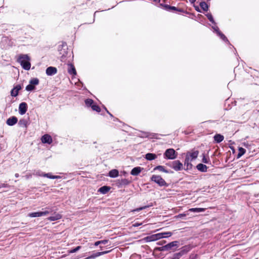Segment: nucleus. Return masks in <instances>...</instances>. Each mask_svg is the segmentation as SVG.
I'll use <instances>...</instances> for the list:
<instances>
[{"label":"nucleus","instance_id":"26","mask_svg":"<svg viewBox=\"0 0 259 259\" xmlns=\"http://www.w3.org/2000/svg\"><path fill=\"white\" fill-rule=\"evenodd\" d=\"M62 215L59 213L54 214L53 215L51 216L48 218V220L50 221H55L61 219Z\"/></svg>","mask_w":259,"mask_h":259},{"label":"nucleus","instance_id":"10","mask_svg":"<svg viewBox=\"0 0 259 259\" xmlns=\"http://www.w3.org/2000/svg\"><path fill=\"white\" fill-rule=\"evenodd\" d=\"M28 108V106L26 103L22 102L19 105V112L20 115L24 114Z\"/></svg>","mask_w":259,"mask_h":259},{"label":"nucleus","instance_id":"53","mask_svg":"<svg viewBox=\"0 0 259 259\" xmlns=\"http://www.w3.org/2000/svg\"><path fill=\"white\" fill-rule=\"evenodd\" d=\"M195 10L196 11L198 12H201L200 9H199V8L198 7H197V6L195 7Z\"/></svg>","mask_w":259,"mask_h":259},{"label":"nucleus","instance_id":"33","mask_svg":"<svg viewBox=\"0 0 259 259\" xmlns=\"http://www.w3.org/2000/svg\"><path fill=\"white\" fill-rule=\"evenodd\" d=\"M205 209L203 208H192L189 209V211L194 212H203Z\"/></svg>","mask_w":259,"mask_h":259},{"label":"nucleus","instance_id":"24","mask_svg":"<svg viewBox=\"0 0 259 259\" xmlns=\"http://www.w3.org/2000/svg\"><path fill=\"white\" fill-rule=\"evenodd\" d=\"M110 187L107 186H104L101 187L98 190V192L103 194H105L109 191Z\"/></svg>","mask_w":259,"mask_h":259},{"label":"nucleus","instance_id":"42","mask_svg":"<svg viewBox=\"0 0 259 259\" xmlns=\"http://www.w3.org/2000/svg\"><path fill=\"white\" fill-rule=\"evenodd\" d=\"M81 248V246H78L77 247H76L75 248L71 249L70 250L69 252L70 253H74V252H77V251H78L80 248Z\"/></svg>","mask_w":259,"mask_h":259},{"label":"nucleus","instance_id":"13","mask_svg":"<svg viewBox=\"0 0 259 259\" xmlns=\"http://www.w3.org/2000/svg\"><path fill=\"white\" fill-rule=\"evenodd\" d=\"M46 74L48 76H52L57 72V69L55 67L50 66L47 68Z\"/></svg>","mask_w":259,"mask_h":259},{"label":"nucleus","instance_id":"43","mask_svg":"<svg viewBox=\"0 0 259 259\" xmlns=\"http://www.w3.org/2000/svg\"><path fill=\"white\" fill-rule=\"evenodd\" d=\"M171 10H174L175 11H178V12H183V10L181 9H178L176 7L174 6H171Z\"/></svg>","mask_w":259,"mask_h":259},{"label":"nucleus","instance_id":"11","mask_svg":"<svg viewBox=\"0 0 259 259\" xmlns=\"http://www.w3.org/2000/svg\"><path fill=\"white\" fill-rule=\"evenodd\" d=\"M192 161V160H191L188 157V156H186V158L185 159V161H184V166H186V168L185 167L184 168V169L185 170H188L192 169V167H193V165L191 163V161Z\"/></svg>","mask_w":259,"mask_h":259},{"label":"nucleus","instance_id":"49","mask_svg":"<svg viewBox=\"0 0 259 259\" xmlns=\"http://www.w3.org/2000/svg\"><path fill=\"white\" fill-rule=\"evenodd\" d=\"M142 225V223H135L133 225V226L135 227H139Z\"/></svg>","mask_w":259,"mask_h":259},{"label":"nucleus","instance_id":"8","mask_svg":"<svg viewBox=\"0 0 259 259\" xmlns=\"http://www.w3.org/2000/svg\"><path fill=\"white\" fill-rule=\"evenodd\" d=\"M131 181L127 179H121L116 180V185L118 188H120L129 185Z\"/></svg>","mask_w":259,"mask_h":259},{"label":"nucleus","instance_id":"3","mask_svg":"<svg viewBox=\"0 0 259 259\" xmlns=\"http://www.w3.org/2000/svg\"><path fill=\"white\" fill-rule=\"evenodd\" d=\"M58 50L59 54L61 55L60 60L62 62H65L66 61L65 58L68 55V46L66 42H62V45H59Z\"/></svg>","mask_w":259,"mask_h":259},{"label":"nucleus","instance_id":"52","mask_svg":"<svg viewBox=\"0 0 259 259\" xmlns=\"http://www.w3.org/2000/svg\"><path fill=\"white\" fill-rule=\"evenodd\" d=\"M104 108H105V110L106 111V112L108 113V114H109L111 117H113V115H112L111 113H110V112H109V111L107 109V108H106L105 107H104Z\"/></svg>","mask_w":259,"mask_h":259},{"label":"nucleus","instance_id":"18","mask_svg":"<svg viewBox=\"0 0 259 259\" xmlns=\"http://www.w3.org/2000/svg\"><path fill=\"white\" fill-rule=\"evenodd\" d=\"M18 121V119L16 116H12L9 118L7 120V124L10 126H13L15 125Z\"/></svg>","mask_w":259,"mask_h":259},{"label":"nucleus","instance_id":"9","mask_svg":"<svg viewBox=\"0 0 259 259\" xmlns=\"http://www.w3.org/2000/svg\"><path fill=\"white\" fill-rule=\"evenodd\" d=\"M52 211L46 210L44 211L33 212L28 213V216L31 218H36L48 214Z\"/></svg>","mask_w":259,"mask_h":259},{"label":"nucleus","instance_id":"7","mask_svg":"<svg viewBox=\"0 0 259 259\" xmlns=\"http://www.w3.org/2000/svg\"><path fill=\"white\" fill-rule=\"evenodd\" d=\"M167 164L176 171L181 170L183 169V165L179 160H175Z\"/></svg>","mask_w":259,"mask_h":259},{"label":"nucleus","instance_id":"28","mask_svg":"<svg viewBox=\"0 0 259 259\" xmlns=\"http://www.w3.org/2000/svg\"><path fill=\"white\" fill-rule=\"evenodd\" d=\"M42 177H47L51 179H56L60 178V176H54L52 175L51 173H42Z\"/></svg>","mask_w":259,"mask_h":259},{"label":"nucleus","instance_id":"55","mask_svg":"<svg viewBox=\"0 0 259 259\" xmlns=\"http://www.w3.org/2000/svg\"><path fill=\"white\" fill-rule=\"evenodd\" d=\"M193 258H195L196 259V255L195 256H193L192 255H191L189 257V259H193Z\"/></svg>","mask_w":259,"mask_h":259},{"label":"nucleus","instance_id":"14","mask_svg":"<svg viewBox=\"0 0 259 259\" xmlns=\"http://www.w3.org/2000/svg\"><path fill=\"white\" fill-rule=\"evenodd\" d=\"M191 249L190 245H185L181 248V250L178 253L182 256L187 254Z\"/></svg>","mask_w":259,"mask_h":259},{"label":"nucleus","instance_id":"41","mask_svg":"<svg viewBox=\"0 0 259 259\" xmlns=\"http://www.w3.org/2000/svg\"><path fill=\"white\" fill-rule=\"evenodd\" d=\"M181 257L182 256L178 252H177L174 254L171 259H180Z\"/></svg>","mask_w":259,"mask_h":259},{"label":"nucleus","instance_id":"5","mask_svg":"<svg viewBox=\"0 0 259 259\" xmlns=\"http://www.w3.org/2000/svg\"><path fill=\"white\" fill-rule=\"evenodd\" d=\"M164 158L167 159H175L177 158V153L172 148L167 149L164 153Z\"/></svg>","mask_w":259,"mask_h":259},{"label":"nucleus","instance_id":"58","mask_svg":"<svg viewBox=\"0 0 259 259\" xmlns=\"http://www.w3.org/2000/svg\"><path fill=\"white\" fill-rule=\"evenodd\" d=\"M189 1H190V2L191 4H194L196 2V0H189Z\"/></svg>","mask_w":259,"mask_h":259},{"label":"nucleus","instance_id":"39","mask_svg":"<svg viewBox=\"0 0 259 259\" xmlns=\"http://www.w3.org/2000/svg\"><path fill=\"white\" fill-rule=\"evenodd\" d=\"M155 238L156 240L165 238L164 234H162V233H157L155 234Z\"/></svg>","mask_w":259,"mask_h":259},{"label":"nucleus","instance_id":"25","mask_svg":"<svg viewBox=\"0 0 259 259\" xmlns=\"http://www.w3.org/2000/svg\"><path fill=\"white\" fill-rule=\"evenodd\" d=\"M197 169L201 172H206L207 170V167L206 165L202 163H199L196 166Z\"/></svg>","mask_w":259,"mask_h":259},{"label":"nucleus","instance_id":"27","mask_svg":"<svg viewBox=\"0 0 259 259\" xmlns=\"http://www.w3.org/2000/svg\"><path fill=\"white\" fill-rule=\"evenodd\" d=\"M214 141L217 143H220L224 140V137L221 134H216L213 137Z\"/></svg>","mask_w":259,"mask_h":259},{"label":"nucleus","instance_id":"17","mask_svg":"<svg viewBox=\"0 0 259 259\" xmlns=\"http://www.w3.org/2000/svg\"><path fill=\"white\" fill-rule=\"evenodd\" d=\"M68 72L70 75H75L76 74V69L71 63H68Z\"/></svg>","mask_w":259,"mask_h":259},{"label":"nucleus","instance_id":"12","mask_svg":"<svg viewBox=\"0 0 259 259\" xmlns=\"http://www.w3.org/2000/svg\"><path fill=\"white\" fill-rule=\"evenodd\" d=\"M41 142L44 144H51L53 140L51 136L48 134H45L41 138Z\"/></svg>","mask_w":259,"mask_h":259},{"label":"nucleus","instance_id":"37","mask_svg":"<svg viewBox=\"0 0 259 259\" xmlns=\"http://www.w3.org/2000/svg\"><path fill=\"white\" fill-rule=\"evenodd\" d=\"M206 16L209 20V21H210L213 24H215V22L214 21L212 15L211 13H207L206 14Z\"/></svg>","mask_w":259,"mask_h":259},{"label":"nucleus","instance_id":"15","mask_svg":"<svg viewBox=\"0 0 259 259\" xmlns=\"http://www.w3.org/2000/svg\"><path fill=\"white\" fill-rule=\"evenodd\" d=\"M199 154V152L198 150H195L191 152H187L186 156H188V157L191 160H194L198 157Z\"/></svg>","mask_w":259,"mask_h":259},{"label":"nucleus","instance_id":"4","mask_svg":"<svg viewBox=\"0 0 259 259\" xmlns=\"http://www.w3.org/2000/svg\"><path fill=\"white\" fill-rule=\"evenodd\" d=\"M151 181L156 183L160 187H167L168 184L159 175H153L150 178Z\"/></svg>","mask_w":259,"mask_h":259},{"label":"nucleus","instance_id":"23","mask_svg":"<svg viewBox=\"0 0 259 259\" xmlns=\"http://www.w3.org/2000/svg\"><path fill=\"white\" fill-rule=\"evenodd\" d=\"M142 168L139 166L135 167L132 169L131 174L133 176H138L141 171Z\"/></svg>","mask_w":259,"mask_h":259},{"label":"nucleus","instance_id":"51","mask_svg":"<svg viewBox=\"0 0 259 259\" xmlns=\"http://www.w3.org/2000/svg\"><path fill=\"white\" fill-rule=\"evenodd\" d=\"M42 173H44V172L41 171H38L36 172V174L37 176H41L42 177Z\"/></svg>","mask_w":259,"mask_h":259},{"label":"nucleus","instance_id":"44","mask_svg":"<svg viewBox=\"0 0 259 259\" xmlns=\"http://www.w3.org/2000/svg\"><path fill=\"white\" fill-rule=\"evenodd\" d=\"M212 28L213 29L214 32H215L216 33L220 31L219 27L216 26V24H214V26H212Z\"/></svg>","mask_w":259,"mask_h":259},{"label":"nucleus","instance_id":"22","mask_svg":"<svg viewBox=\"0 0 259 259\" xmlns=\"http://www.w3.org/2000/svg\"><path fill=\"white\" fill-rule=\"evenodd\" d=\"M157 157V155L154 153H148L145 155V158L149 161L154 160Z\"/></svg>","mask_w":259,"mask_h":259},{"label":"nucleus","instance_id":"45","mask_svg":"<svg viewBox=\"0 0 259 259\" xmlns=\"http://www.w3.org/2000/svg\"><path fill=\"white\" fill-rule=\"evenodd\" d=\"M162 234H164L165 238H167L171 236L172 233L170 232H163Z\"/></svg>","mask_w":259,"mask_h":259},{"label":"nucleus","instance_id":"48","mask_svg":"<svg viewBox=\"0 0 259 259\" xmlns=\"http://www.w3.org/2000/svg\"><path fill=\"white\" fill-rule=\"evenodd\" d=\"M108 240H100L101 244H106L108 243Z\"/></svg>","mask_w":259,"mask_h":259},{"label":"nucleus","instance_id":"56","mask_svg":"<svg viewBox=\"0 0 259 259\" xmlns=\"http://www.w3.org/2000/svg\"><path fill=\"white\" fill-rule=\"evenodd\" d=\"M98 11H96V12H95L94 15L93 21V22H92V23H94V21H95V15H96V13H98Z\"/></svg>","mask_w":259,"mask_h":259},{"label":"nucleus","instance_id":"47","mask_svg":"<svg viewBox=\"0 0 259 259\" xmlns=\"http://www.w3.org/2000/svg\"><path fill=\"white\" fill-rule=\"evenodd\" d=\"M186 214H185V213H180V214H179L178 215H177V218H183L185 217H186Z\"/></svg>","mask_w":259,"mask_h":259},{"label":"nucleus","instance_id":"31","mask_svg":"<svg viewBox=\"0 0 259 259\" xmlns=\"http://www.w3.org/2000/svg\"><path fill=\"white\" fill-rule=\"evenodd\" d=\"M246 152V150L242 148V147H239L238 149V153L237 155V158H239L241 157L243 154H245Z\"/></svg>","mask_w":259,"mask_h":259},{"label":"nucleus","instance_id":"54","mask_svg":"<svg viewBox=\"0 0 259 259\" xmlns=\"http://www.w3.org/2000/svg\"><path fill=\"white\" fill-rule=\"evenodd\" d=\"M101 244L100 241H97L95 243V246H98V245Z\"/></svg>","mask_w":259,"mask_h":259},{"label":"nucleus","instance_id":"40","mask_svg":"<svg viewBox=\"0 0 259 259\" xmlns=\"http://www.w3.org/2000/svg\"><path fill=\"white\" fill-rule=\"evenodd\" d=\"M202 162L204 163L208 164L210 162V159L209 158L206 157L204 154H203V158H202Z\"/></svg>","mask_w":259,"mask_h":259},{"label":"nucleus","instance_id":"57","mask_svg":"<svg viewBox=\"0 0 259 259\" xmlns=\"http://www.w3.org/2000/svg\"><path fill=\"white\" fill-rule=\"evenodd\" d=\"M143 137H149V134H148V133H144V135Z\"/></svg>","mask_w":259,"mask_h":259},{"label":"nucleus","instance_id":"60","mask_svg":"<svg viewBox=\"0 0 259 259\" xmlns=\"http://www.w3.org/2000/svg\"><path fill=\"white\" fill-rule=\"evenodd\" d=\"M157 244H158V245H163V243H162V242H161V241H160V242H158V243H157Z\"/></svg>","mask_w":259,"mask_h":259},{"label":"nucleus","instance_id":"36","mask_svg":"<svg viewBox=\"0 0 259 259\" xmlns=\"http://www.w3.org/2000/svg\"><path fill=\"white\" fill-rule=\"evenodd\" d=\"M153 206V204L151 203V204H149V205H145V206H142V207H140L137 208L136 209H135L134 211H140V210L146 209V208H149V207H151V206Z\"/></svg>","mask_w":259,"mask_h":259},{"label":"nucleus","instance_id":"2","mask_svg":"<svg viewBox=\"0 0 259 259\" xmlns=\"http://www.w3.org/2000/svg\"><path fill=\"white\" fill-rule=\"evenodd\" d=\"M30 60V59L28 55L21 54L18 59V62L20 64L24 69L29 70L31 67Z\"/></svg>","mask_w":259,"mask_h":259},{"label":"nucleus","instance_id":"46","mask_svg":"<svg viewBox=\"0 0 259 259\" xmlns=\"http://www.w3.org/2000/svg\"><path fill=\"white\" fill-rule=\"evenodd\" d=\"M164 9L166 11H171V6L170 5H165L164 6Z\"/></svg>","mask_w":259,"mask_h":259},{"label":"nucleus","instance_id":"30","mask_svg":"<svg viewBox=\"0 0 259 259\" xmlns=\"http://www.w3.org/2000/svg\"><path fill=\"white\" fill-rule=\"evenodd\" d=\"M217 35L220 37L221 39H222L224 41L228 42L230 44L228 38L226 37V36L220 31L218 32Z\"/></svg>","mask_w":259,"mask_h":259},{"label":"nucleus","instance_id":"21","mask_svg":"<svg viewBox=\"0 0 259 259\" xmlns=\"http://www.w3.org/2000/svg\"><path fill=\"white\" fill-rule=\"evenodd\" d=\"M119 171L116 169H113L109 171L108 176L112 178H115L118 176Z\"/></svg>","mask_w":259,"mask_h":259},{"label":"nucleus","instance_id":"19","mask_svg":"<svg viewBox=\"0 0 259 259\" xmlns=\"http://www.w3.org/2000/svg\"><path fill=\"white\" fill-rule=\"evenodd\" d=\"M110 251H105L102 252H97L95 253H93L92 255L88 257V259H94L98 256H99L101 255H103L109 252Z\"/></svg>","mask_w":259,"mask_h":259},{"label":"nucleus","instance_id":"32","mask_svg":"<svg viewBox=\"0 0 259 259\" xmlns=\"http://www.w3.org/2000/svg\"><path fill=\"white\" fill-rule=\"evenodd\" d=\"M201 8L204 11H207L208 10V6L205 2H201L199 4Z\"/></svg>","mask_w":259,"mask_h":259},{"label":"nucleus","instance_id":"38","mask_svg":"<svg viewBox=\"0 0 259 259\" xmlns=\"http://www.w3.org/2000/svg\"><path fill=\"white\" fill-rule=\"evenodd\" d=\"M91 108L93 110L96 111L97 112H100L101 111L100 107L98 105L95 104L93 105V106H92Z\"/></svg>","mask_w":259,"mask_h":259},{"label":"nucleus","instance_id":"6","mask_svg":"<svg viewBox=\"0 0 259 259\" xmlns=\"http://www.w3.org/2000/svg\"><path fill=\"white\" fill-rule=\"evenodd\" d=\"M39 80L37 78H33L29 81V84L26 87L25 90L27 91L31 92L35 89V85L39 84Z\"/></svg>","mask_w":259,"mask_h":259},{"label":"nucleus","instance_id":"20","mask_svg":"<svg viewBox=\"0 0 259 259\" xmlns=\"http://www.w3.org/2000/svg\"><path fill=\"white\" fill-rule=\"evenodd\" d=\"M156 170L164 172L166 174L173 173L172 171L168 170L165 169L164 166H162V165H158V166H155L153 170Z\"/></svg>","mask_w":259,"mask_h":259},{"label":"nucleus","instance_id":"35","mask_svg":"<svg viewBox=\"0 0 259 259\" xmlns=\"http://www.w3.org/2000/svg\"><path fill=\"white\" fill-rule=\"evenodd\" d=\"M146 240L147 242H151V241H156V239L155 238V234L147 236L146 238Z\"/></svg>","mask_w":259,"mask_h":259},{"label":"nucleus","instance_id":"34","mask_svg":"<svg viewBox=\"0 0 259 259\" xmlns=\"http://www.w3.org/2000/svg\"><path fill=\"white\" fill-rule=\"evenodd\" d=\"M85 104L87 107H92V106H93L94 104V101L91 99H87L85 100Z\"/></svg>","mask_w":259,"mask_h":259},{"label":"nucleus","instance_id":"16","mask_svg":"<svg viewBox=\"0 0 259 259\" xmlns=\"http://www.w3.org/2000/svg\"><path fill=\"white\" fill-rule=\"evenodd\" d=\"M21 89V86L20 84H18L15 86L11 92V95L12 97H16L18 95L19 91Z\"/></svg>","mask_w":259,"mask_h":259},{"label":"nucleus","instance_id":"61","mask_svg":"<svg viewBox=\"0 0 259 259\" xmlns=\"http://www.w3.org/2000/svg\"><path fill=\"white\" fill-rule=\"evenodd\" d=\"M153 1L155 2H159L160 1V0H153Z\"/></svg>","mask_w":259,"mask_h":259},{"label":"nucleus","instance_id":"59","mask_svg":"<svg viewBox=\"0 0 259 259\" xmlns=\"http://www.w3.org/2000/svg\"><path fill=\"white\" fill-rule=\"evenodd\" d=\"M15 176L16 178H18L19 177V175L17 173L15 174Z\"/></svg>","mask_w":259,"mask_h":259},{"label":"nucleus","instance_id":"29","mask_svg":"<svg viewBox=\"0 0 259 259\" xmlns=\"http://www.w3.org/2000/svg\"><path fill=\"white\" fill-rule=\"evenodd\" d=\"M28 122L25 119H21L18 122V124L20 127H26Z\"/></svg>","mask_w":259,"mask_h":259},{"label":"nucleus","instance_id":"1","mask_svg":"<svg viewBox=\"0 0 259 259\" xmlns=\"http://www.w3.org/2000/svg\"><path fill=\"white\" fill-rule=\"evenodd\" d=\"M180 243L178 241H172L168 244L161 247L155 248V250L159 251H164L172 250L175 251L179 247Z\"/></svg>","mask_w":259,"mask_h":259},{"label":"nucleus","instance_id":"50","mask_svg":"<svg viewBox=\"0 0 259 259\" xmlns=\"http://www.w3.org/2000/svg\"><path fill=\"white\" fill-rule=\"evenodd\" d=\"M7 187V184L5 183H1L0 184V188H6Z\"/></svg>","mask_w":259,"mask_h":259},{"label":"nucleus","instance_id":"62","mask_svg":"<svg viewBox=\"0 0 259 259\" xmlns=\"http://www.w3.org/2000/svg\"><path fill=\"white\" fill-rule=\"evenodd\" d=\"M118 120V119L117 118H115V119H114V120L115 121V120Z\"/></svg>","mask_w":259,"mask_h":259}]
</instances>
